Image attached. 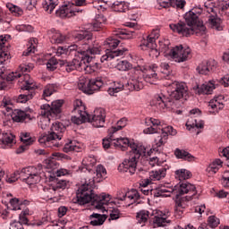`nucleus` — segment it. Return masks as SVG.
I'll return each mask as SVG.
<instances>
[{"label":"nucleus","instance_id":"7ed1b4c3","mask_svg":"<svg viewBox=\"0 0 229 229\" xmlns=\"http://www.w3.org/2000/svg\"><path fill=\"white\" fill-rule=\"evenodd\" d=\"M185 22L179 21L177 23L170 24V29L175 33L182 35V37H189L191 35H205L207 33V27L203 25V22L199 21V14L196 10L193 9L185 13Z\"/></svg>","mask_w":229,"mask_h":229},{"label":"nucleus","instance_id":"ddd939ff","mask_svg":"<svg viewBox=\"0 0 229 229\" xmlns=\"http://www.w3.org/2000/svg\"><path fill=\"white\" fill-rule=\"evenodd\" d=\"M119 44H120V41L115 38H107L105 41L104 45L108 46L109 48L106 50V55H102V57L100 58L102 63L109 60H114L115 56H123L124 53L128 51L126 48H122L114 51L112 50V49H115V47H117Z\"/></svg>","mask_w":229,"mask_h":229},{"label":"nucleus","instance_id":"a19ab883","mask_svg":"<svg viewBox=\"0 0 229 229\" xmlns=\"http://www.w3.org/2000/svg\"><path fill=\"white\" fill-rule=\"evenodd\" d=\"M76 40H92V33L85 29V30H79L73 33Z\"/></svg>","mask_w":229,"mask_h":229},{"label":"nucleus","instance_id":"c03bdc74","mask_svg":"<svg viewBox=\"0 0 229 229\" xmlns=\"http://www.w3.org/2000/svg\"><path fill=\"white\" fill-rule=\"evenodd\" d=\"M191 176L192 174L187 169H180L175 171V178H177V180H180V182L183 180H189V178H191Z\"/></svg>","mask_w":229,"mask_h":229},{"label":"nucleus","instance_id":"f704fd0d","mask_svg":"<svg viewBox=\"0 0 229 229\" xmlns=\"http://www.w3.org/2000/svg\"><path fill=\"white\" fill-rule=\"evenodd\" d=\"M174 155L176 158H181L182 160H187L188 162H196V157L192 156L186 150L175 148Z\"/></svg>","mask_w":229,"mask_h":229},{"label":"nucleus","instance_id":"680f3d73","mask_svg":"<svg viewBox=\"0 0 229 229\" xmlns=\"http://www.w3.org/2000/svg\"><path fill=\"white\" fill-rule=\"evenodd\" d=\"M117 69L118 71H130L131 69V64L128 61H121L117 64Z\"/></svg>","mask_w":229,"mask_h":229},{"label":"nucleus","instance_id":"8fccbe9b","mask_svg":"<svg viewBox=\"0 0 229 229\" xmlns=\"http://www.w3.org/2000/svg\"><path fill=\"white\" fill-rule=\"evenodd\" d=\"M42 4L44 10L47 11V13H53V11L58 5V3L54 2L53 0H45Z\"/></svg>","mask_w":229,"mask_h":229},{"label":"nucleus","instance_id":"39448f33","mask_svg":"<svg viewBox=\"0 0 229 229\" xmlns=\"http://www.w3.org/2000/svg\"><path fill=\"white\" fill-rule=\"evenodd\" d=\"M62 105L64 100H55L49 104H45L40 106L41 117L38 123L41 130H47L51 124V119H60V114H62Z\"/></svg>","mask_w":229,"mask_h":229},{"label":"nucleus","instance_id":"f03ea898","mask_svg":"<svg viewBox=\"0 0 229 229\" xmlns=\"http://www.w3.org/2000/svg\"><path fill=\"white\" fill-rule=\"evenodd\" d=\"M92 185H94V180L89 179L79 187L76 193L77 201L79 205H87V203H91L95 208L101 210V212H105L106 210V205L110 203V195L95 194L94 190H92Z\"/></svg>","mask_w":229,"mask_h":229},{"label":"nucleus","instance_id":"4c0bfd02","mask_svg":"<svg viewBox=\"0 0 229 229\" xmlns=\"http://www.w3.org/2000/svg\"><path fill=\"white\" fill-rule=\"evenodd\" d=\"M166 173L167 169L165 167H162L159 170H153L149 172V178L150 180L157 182L158 180H162V178H165Z\"/></svg>","mask_w":229,"mask_h":229},{"label":"nucleus","instance_id":"9d476101","mask_svg":"<svg viewBox=\"0 0 229 229\" xmlns=\"http://www.w3.org/2000/svg\"><path fill=\"white\" fill-rule=\"evenodd\" d=\"M20 178L27 185H37L42 180V166H28L21 169Z\"/></svg>","mask_w":229,"mask_h":229},{"label":"nucleus","instance_id":"338daca9","mask_svg":"<svg viewBox=\"0 0 229 229\" xmlns=\"http://www.w3.org/2000/svg\"><path fill=\"white\" fill-rule=\"evenodd\" d=\"M21 140L23 142V144L26 145H31V136L30 135V132H21Z\"/></svg>","mask_w":229,"mask_h":229},{"label":"nucleus","instance_id":"c9c22d12","mask_svg":"<svg viewBox=\"0 0 229 229\" xmlns=\"http://www.w3.org/2000/svg\"><path fill=\"white\" fill-rule=\"evenodd\" d=\"M89 221L92 226H101V225L106 221V216H105V215L93 213L89 216Z\"/></svg>","mask_w":229,"mask_h":229},{"label":"nucleus","instance_id":"4be33fe9","mask_svg":"<svg viewBox=\"0 0 229 229\" xmlns=\"http://www.w3.org/2000/svg\"><path fill=\"white\" fill-rule=\"evenodd\" d=\"M12 38L10 35L0 36V58L8 60L10 58V43L8 42Z\"/></svg>","mask_w":229,"mask_h":229},{"label":"nucleus","instance_id":"0e129e2a","mask_svg":"<svg viewBox=\"0 0 229 229\" xmlns=\"http://www.w3.org/2000/svg\"><path fill=\"white\" fill-rule=\"evenodd\" d=\"M67 185H69V182L65 180L58 181L55 184H54L59 194L62 192V191H64V189H67Z\"/></svg>","mask_w":229,"mask_h":229},{"label":"nucleus","instance_id":"ea45409f","mask_svg":"<svg viewBox=\"0 0 229 229\" xmlns=\"http://www.w3.org/2000/svg\"><path fill=\"white\" fill-rule=\"evenodd\" d=\"M221 167H223V161H221V159H216L208 165L207 172L209 174H216V173H217Z\"/></svg>","mask_w":229,"mask_h":229},{"label":"nucleus","instance_id":"b1692460","mask_svg":"<svg viewBox=\"0 0 229 229\" xmlns=\"http://www.w3.org/2000/svg\"><path fill=\"white\" fill-rule=\"evenodd\" d=\"M55 15L61 19L74 17V9H72V4H68L62 5L58 10L55 11Z\"/></svg>","mask_w":229,"mask_h":229},{"label":"nucleus","instance_id":"dca6fc26","mask_svg":"<svg viewBox=\"0 0 229 229\" xmlns=\"http://www.w3.org/2000/svg\"><path fill=\"white\" fill-rule=\"evenodd\" d=\"M170 56L177 62V64H182L187 62L191 58V48L183 47V46H176L173 47L170 51Z\"/></svg>","mask_w":229,"mask_h":229},{"label":"nucleus","instance_id":"9b49d317","mask_svg":"<svg viewBox=\"0 0 229 229\" xmlns=\"http://www.w3.org/2000/svg\"><path fill=\"white\" fill-rule=\"evenodd\" d=\"M105 85L103 78L97 77L95 79H89L81 77L78 83V89L84 92V94H92L101 89Z\"/></svg>","mask_w":229,"mask_h":229},{"label":"nucleus","instance_id":"412c9836","mask_svg":"<svg viewBox=\"0 0 229 229\" xmlns=\"http://www.w3.org/2000/svg\"><path fill=\"white\" fill-rule=\"evenodd\" d=\"M101 45L94 41L92 46L89 47L87 49L78 50V53L81 55L79 58H94L93 56H96V55H101Z\"/></svg>","mask_w":229,"mask_h":229},{"label":"nucleus","instance_id":"f3484780","mask_svg":"<svg viewBox=\"0 0 229 229\" xmlns=\"http://www.w3.org/2000/svg\"><path fill=\"white\" fill-rule=\"evenodd\" d=\"M116 199L118 201H124V204L126 207H130L131 205H139L140 202L139 199H140V194H139V191L137 190H131L127 192H118L116 196Z\"/></svg>","mask_w":229,"mask_h":229},{"label":"nucleus","instance_id":"052dcab7","mask_svg":"<svg viewBox=\"0 0 229 229\" xmlns=\"http://www.w3.org/2000/svg\"><path fill=\"white\" fill-rule=\"evenodd\" d=\"M216 10H217V7L214 6L213 3L205 4L204 12H207L208 15H214V13H217Z\"/></svg>","mask_w":229,"mask_h":229},{"label":"nucleus","instance_id":"cd10ccee","mask_svg":"<svg viewBox=\"0 0 229 229\" xmlns=\"http://www.w3.org/2000/svg\"><path fill=\"white\" fill-rule=\"evenodd\" d=\"M216 89V81H209L208 82L203 83L200 86L197 87V92L198 94L201 95H210L212 92H214V89Z\"/></svg>","mask_w":229,"mask_h":229},{"label":"nucleus","instance_id":"2f4dec72","mask_svg":"<svg viewBox=\"0 0 229 229\" xmlns=\"http://www.w3.org/2000/svg\"><path fill=\"white\" fill-rule=\"evenodd\" d=\"M214 68H216V62L205 61L199 64L197 72L199 74H208L210 71H214Z\"/></svg>","mask_w":229,"mask_h":229},{"label":"nucleus","instance_id":"1a4fd4ad","mask_svg":"<svg viewBox=\"0 0 229 229\" xmlns=\"http://www.w3.org/2000/svg\"><path fill=\"white\" fill-rule=\"evenodd\" d=\"M64 131L65 126L61 123L55 122L52 123L48 134H44L39 137L38 142L39 144H44L47 148H60L58 140H62Z\"/></svg>","mask_w":229,"mask_h":229},{"label":"nucleus","instance_id":"f257e3e1","mask_svg":"<svg viewBox=\"0 0 229 229\" xmlns=\"http://www.w3.org/2000/svg\"><path fill=\"white\" fill-rule=\"evenodd\" d=\"M171 193L175 194V216L182 217L183 216V208H185V204L182 200L178 199L180 196L183 194L188 195V200L192 199L193 196H196L198 192L196 191V186L191 182H182L179 186H174V188L163 186L157 191H153L156 198H167L171 196Z\"/></svg>","mask_w":229,"mask_h":229},{"label":"nucleus","instance_id":"09e8293b","mask_svg":"<svg viewBox=\"0 0 229 229\" xmlns=\"http://www.w3.org/2000/svg\"><path fill=\"white\" fill-rule=\"evenodd\" d=\"M0 108H4L5 112H12V109L13 108L12 98H10V97H4L0 105Z\"/></svg>","mask_w":229,"mask_h":229},{"label":"nucleus","instance_id":"473e14b6","mask_svg":"<svg viewBox=\"0 0 229 229\" xmlns=\"http://www.w3.org/2000/svg\"><path fill=\"white\" fill-rule=\"evenodd\" d=\"M47 35L52 44H62V42L65 40V36L62 35L60 31L55 29L48 30Z\"/></svg>","mask_w":229,"mask_h":229},{"label":"nucleus","instance_id":"f8f14e48","mask_svg":"<svg viewBox=\"0 0 229 229\" xmlns=\"http://www.w3.org/2000/svg\"><path fill=\"white\" fill-rule=\"evenodd\" d=\"M169 135H176V130H174L173 126L162 127L160 132H157V136L155 138V144L150 151L160 155V153H162V146H165L167 143Z\"/></svg>","mask_w":229,"mask_h":229},{"label":"nucleus","instance_id":"69168bd1","mask_svg":"<svg viewBox=\"0 0 229 229\" xmlns=\"http://www.w3.org/2000/svg\"><path fill=\"white\" fill-rule=\"evenodd\" d=\"M67 55H69V50H67V47H57L55 51V56H62V58H64V56H67Z\"/></svg>","mask_w":229,"mask_h":229},{"label":"nucleus","instance_id":"423d86ee","mask_svg":"<svg viewBox=\"0 0 229 229\" xmlns=\"http://www.w3.org/2000/svg\"><path fill=\"white\" fill-rule=\"evenodd\" d=\"M24 80V85L21 88V90H26L25 93L18 96L16 101L17 103H28L30 99H33V96H35V89H37V83L30 75L22 74L21 72H11L7 76V81H13L17 80V78H22Z\"/></svg>","mask_w":229,"mask_h":229},{"label":"nucleus","instance_id":"de8ad7c7","mask_svg":"<svg viewBox=\"0 0 229 229\" xmlns=\"http://www.w3.org/2000/svg\"><path fill=\"white\" fill-rule=\"evenodd\" d=\"M37 38H30L29 41V47L26 51L23 52V56H30L31 53H35L37 50Z\"/></svg>","mask_w":229,"mask_h":229},{"label":"nucleus","instance_id":"a18cd8bd","mask_svg":"<svg viewBox=\"0 0 229 229\" xmlns=\"http://www.w3.org/2000/svg\"><path fill=\"white\" fill-rule=\"evenodd\" d=\"M60 62H65V60H59V62H58V60L56 59V58H55V57H52V58H50L49 60H48V62L47 63V69L48 70V71H55V69H56V66L58 65V64H59V65L61 66V67H63V71H65V68L64 67V65H62L61 64H60Z\"/></svg>","mask_w":229,"mask_h":229},{"label":"nucleus","instance_id":"6e6d98bb","mask_svg":"<svg viewBox=\"0 0 229 229\" xmlns=\"http://www.w3.org/2000/svg\"><path fill=\"white\" fill-rule=\"evenodd\" d=\"M54 93H55V86L53 84H47L43 90L44 99L47 101V98H49L50 96H53Z\"/></svg>","mask_w":229,"mask_h":229},{"label":"nucleus","instance_id":"4d7b16f0","mask_svg":"<svg viewBox=\"0 0 229 229\" xmlns=\"http://www.w3.org/2000/svg\"><path fill=\"white\" fill-rule=\"evenodd\" d=\"M119 35H122V38L130 40L135 37V30H122L119 31Z\"/></svg>","mask_w":229,"mask_h":229},{"label":"nucleus","instance_id":"58836bf2","mask_svg":"<svg viewBox=\"0 0 229 229\" xmlns=\"http://www.w3.org/2000/svg\"><path fill=\"white\" fill-rule=\"evenodd\" d=\"M63 151L64 153H71V151H76L77 153H80V143L76 142V140H71L70 142L64 144Z\"/></svg>","mask_w":229,"mask_h":229},{"label":"nucleus","instance_id":"20e7f679","mask_svg":"<svg viewBox=\"0 0 229 229\" xmlns=\"http://www.w3.org/2000/svg\"><path fill=\"white\" fill-rule=\"evenodd\" d=\"M142 155H146V147L144 145L131 143V155L129 158L123 160L118 166L119 173H129L133 174L137 171V163Z\"/></svg>","mask_w":229,"mask_h":229},{"label":"nucleus","instance_id":"603ef678","mask_svg":"<svg viewBox=\"0 0 229 229\" xmlns=\"http://www.w3.org/2000/svg\"><path fill=\"white\" fill-rule=\"evenodd\" d=\"M73 114H83L85 111V106H83V102L81 99H76L73 102Z\"/></svg>","mask_w":229,"mask_h":229},{"label":"nucleus","instance_id":"6ab92c4d","mask_svg":"<svg viewBox=\"0 0 229 229\" xmlns=\"http://www.w3.org/2000/svg\"><path fill=\"white\" fill-rule=\"evenodd\" d=\"M201 115V111L198 108L191 109L190 111V118L186 123L187 130H191V128H203L205 126V123L203 121L196 118Z\"/></svg>","mask_w":229,"mask_h":229},{"label":"nucleus","instance_id":"a878e982","mask_svg":"<svg viewBox=\"0 0 229 229\" xmlns=\"http://www.w3.org/2000/svg\"><path fill=\"white\" fill-rule=\"evenodd\" d=\"M113 138L110 140H114V142L112 143L114 148H119V149H122V151H126L127 148H131V144H135L134 141H130V140L128 138H114V134L112 136Z\"/></svg>","mask_w":229,"mask_h":229},{"label":"nucleus","instance_id":"49530a36","mask_svg":"<svg viewBox=\"0 0 229 229\" xmlns=\"http://www.w3.org/2000/svg\"><path fill=\"white\" fill-rule=\"evenodd\" d=\"M10 203H11V206L13 207V210H21L22 207H24V205H28L30 201L24 200L22 202V200H20L19 199L14 198L10 200Z\"/></svg>","mask_w":229,"mask_h":229},{"label":"nucleus","instance_id":"e433bc0d","mask_svg":"<svg viewBox=\"0 0 229 229\" xmlns=\"http://www.w3.org/2000/svg\"><path fill=\"white\" fill-rule=\"evenodd\" d=\"M152 103L154 106L158 108V110H164L165 108H167V98L163 94L156 95Z\"/></svg>","mask_w":229,"mask_h":229},{"label":"nucleus","instance_id":"79ce46f5","mask_svg":"<svg viewBox=\"0 0 229 229\" xmlns=\"http://www.w3.org/2000/svg\"><path fill=\"white\" fill-rule=\"evenodd\" d=\"M75 114H77V115L72 116V122L73 124H83V123H87V121H89L87 112Z\"/></svg>","mask_w":229,"mask_h":229},{"label":"nucleus","instance_id":"c756f323","mask_svg":"<svg viewBox=\"0 0 229 229\" xmlns=\"http://www.w3.org/2000/svg\"><path fill=\"white\" fill-rule=\"evenodd\" d=\"M208 17V22L212 30H216V31H223V21L221 18L217 17V13H213Z\"/></svg>","mask_w":229,"mask_h":229},{"label":"nucleus","instance_id":"5701e85b","mask_svg":"<svg viewBox=\"0 0 229 229\" xmlns=\"http://www.w3.org/2000/svg\"><path fill=\"white\" fill-rule=\"evenodd\" d=\"M171 216L169 210H166L165 213H162L158 216H155L153 218L154 228H158L160 226H167V224L171 223L167 218Z\"/></svg>","mask_w":229,"mask_h":229},{"label":"nucleus","instance_id":"7c9ffc66","mask_svg":"<svg viewBox=\"0 0 229 229\" xmlns=\"http://www.w3.org/2000/svg\"><path fill=\"white\" fill-rule=\"evenodd\" d=\"M106 22V18L103 15H98L96 21L94 23H89L86 25L85 30H89L90 31H99L103 28V24Z\"/></svg>","mask_w":229,"mask_h":229},{"label":"nucleus","instance_id":"72a5a7b5","mask_svg":"<svg viewBox=\"0 0 229 229\" xmlns=\"http://www.w3.org/2000/svg\"><path fill=\"white\" fill-rule=\"evenodd\" d=\"M43 192V196L46 199H53V198H58L60 196L55 184L45 187Z\"/></svg>","mask_w":229,"mask_h":229},{"label":"nucleus","instance_id":"4468645a","mask_svg":"<svg viewBox=\"0 0 229 229\" xmlns=\"http://www.w3.org/2000/svg\"><path fill=\"white\" fill-rule=\"evenodd\" d=\"M158 37H160V30L157 29L153 30L146 38L141 40L140 44L141 49L144 51L150 49V55L156 56V58L160 55V52L157 49V38H158Z\"/></svg>","mask_w":229,"mask_h":229},{"label":"nucleus","instance_id":"3c124183","mask_svg":"<svg viewBox=\"0 0 229 229\" xmlns=\"http://www.w3.org/2000/svg\"><path fill=\"white\" fill-rule=\"evenodd\" d=\"M113 8L114 12L124 13L128 10V4H126L124 1H116L113 4Z\"/></svg>","mask_w":229,"mask_h":229},{"label":"nucleus","instance_id":"bf43d9fd","mask_svg":"<svg viewBox=\"0 0 229 229\" xmlns=\"http://www.w3.org/2000/svg\"><path fill=\"white\" fill-rule=\"evenodd\" d=\"M165 160L161 159L160 157L156 156L149 158L148 164L151 167H155L156 165H162Z\"/></svg>","mask_w":229,"mask_h":229},{"label":"nucleus","instance_id":"0eeeda50","mask_svg":"<svg viewBox=\"0 0 229 229\" xmlns=\"http://www.w3.org/2000/svg\"><path fill=\"white\" fill-rule=\"evenodd\" d=\"M141 89H144V84L142 83V79H140V71L132 70L129 81L125 85L121 82H115L114 87L107 89V92L109 96H115L121 90L133 92V90L139 91Z\"/></svg>","mask_w":229,"mask_h":229},{"label":"nucleus","instance_id":"bb28decb","mask_svg":"<svg viewBox=\"0 0 229 229\" xmlns=\"http://www.w3.org/2000/svg\"><path fill=\"white\" fill-rule=\"evenodd\" d=\"M208 108L211 114H217L219 110H223V108H225V105L223 104V96H218L211 99L208 104Z\"/></svg>","mask_w":229,"mask_h":229},{"label":"nucleus","instance_id":"774afa93","mask_svg":"<svg viewBox=\"0 0 229 229\" xmlns=\"http://www.w3.org/2000/svg\"><path fill=\"white\" fill-rule=\"evenodd\" d=\"M208 225L211 227V228H216V226L219 225V218L214 216H211L208 217Z\"/></svg>","mask_w":229,"mask_h":229},{"label":"nucleus","instance_id":"2eb2a0df","mask_svg":"<svg viewBox=\"0 0 229 229\" xmlns=\"http://www.w3.org/2000/svg\"><path fill=\"white\" fill-rule=\"evenodd\" d=\"M164 86L170 89V97L173 99H176L178 101L182 99V98H187L189 88H187V84L184 82L168 81V82H165Z\"/></svg>","mask_w":229,"mask_h":229},{"label":"nucleus","instance_id":"864d4df0","mask_svg":"<svg viewBox=\"0 0 229 229\" xmlns=\"http://www.w3.org/2000/svg\"><path fill=\"white\" fill-rule=\"evenodd\" d=\"M149 218V211L148 210H141L137 214L138 222L142 225V223L148 222Z\"/></svg>","mask_w":229,"mask_h":229},{"label":"nucleus","instance_id":"a211bd4d","mask_svg":"<svg viewBox=\"0 0 229 229\" xmlns=\"http://www.w3.org/2000/svg\"><path fill=\"white\" fill-rule=\"evenodd\" d=\"M106 118V112L103 108L95 109L91 115L88 114V123H90L94 128H103Z\"/></svg>","mask_w":229,"mask_h":229},{"label":"nucleus","instance_id":"6e6552de","mask_svg":"<svg viewBox=\"0 0 229 229\" xmlns=\"http://www.w3.org/2000/svg\"><path fill=\"white\" fill-rule=\"evenodd\" d=\"M92 57H77L70 62L61 61L60 64L65 69L66 72H72V71H84L86 74H92L98 71V64H90Z\"/></svg>","mask_w":229,"mask_h":229},{"label":"nucleus","instance_id":"13d9d810","mask_svg":"<svg viewBox=\"0 0 229 229\" xmlns=\"http://www.w3.org/2000/svg\"><path fill=\"white\" fill-rule=\"evenodd\" d=\"M160 67L162 69V73L165 74V78L167 80H171V78H173V76H171V72H169L170 70V66L169 64L167 63H161Z\"/></svg>","mask_w":229,"mask_h":229},{"label":"nucleus","instance_id":"c85d7f7f","mask_svg":"<svg viewBox=\"0 0 229 229\" xmlns=\"http://www.w3.org/2000/svg\"><path fill=\"white\" fill-rule=\"evenodd\" d=\"M15 144V136L10 132H5L0 134V148H12V145Z\"/></svg>","mask_w":229,"mask_h":229},{"label":"nucleus","instance_id":"37998d69","mask_svg":"<svg viewBox=\"0 0 229 229\" xmlns=\"http://www.w3.org/2000/svg\"><path fill=\"white\" fill-rule=\"evenodd\" d=\"M127 123H128V120L126 118L120 119L117 122V126L116 127H111L108 130L110 139H113L114 133H115L116 131H119V130H123V128H124V126H126Z\"/></svg>","mask_w":229,"mask_h":229},{"label":"nucleus","instance_id":"5fc2aeb1","mask_svg":"<svg viewBox=\"0 0 229 229\" xmlns=\"http://www.w3.org/2000/svg\"><path fill=\"white\" fill-rule=\"evenodd\" d=\"M97 177L99 179L98 182H101L103 178H106V168L103 165H98L96 169Z\"/></svg>","mask_w":229,"mask_h":229},{"label":"nucleus","instance_id":"393cba45","mask_svg":"<svg viewBox=\"0 0 229 229\" xmlns=\"http://www.w3.org/2000/svg\"><path fill=\"white\" fill-rule=\"evenodd\" d=\"M12 117L14 123H28L29 121H33V119H35V117H32L30 114H27L21 109H15Z\"/></svg>","mask_w":229,"mask_h":229},{"label":"nucleus","instance_id":"e2e57ef3","mask_svg":"<svg viewBox=\"0 0 229 229\" xmlns=\"http://www.w3.org/2000/svg\"><path fill=\"white\" fill-rule=\"evenodd\" d=\"M8 10H10V12H12V13H14V15H21L22 13V9H21V7L13 4H10L8 3L6 4Z\"/></svg>","mask_w":229,"mask_h":229},{"label":"nucleus","instance_id":"aec40b11","mask_svg":"<svg viewBox=\"0 0 229 229\" xmlns=\"http://www.w3.org/2000/svg\"><path fill=\"white\" fill-rule=\"evenodd\" d=\"M145 71L144 81L150 85H157V81H158V66L150 64L146 66Z\"/></svg>","mask_w":229,"mask_h":229}]
</instances>
